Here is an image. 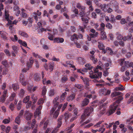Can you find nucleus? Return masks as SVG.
I'll return each instance as SVG.
<instances>
[{
  "label": "nucleus",
  "instance_id": "1",
  "mask_svg": "<svg viewBox=\"0 0 133 133\" xmlns=\"http://www.w3.org/2000/svg\"><path fill=\"white\" fill-rule=\"evenodd\" d=\"M123 99V98L121 96L118 97L117 98H115L113 99L114 100H115L116 99H117V100L115 102L113 103L112 105L110 106V109L108 111L109 113V115L112 114L115 112L118 106V104L120 103V101Z\"/></svg>",
  "mask_w": 133,
  "mask_h": 133
},
{
  "label": "nucleus",
  "instance_id": "2",
  "mask_svg": "<svg viewBox=\"0 0 133 133\" xmlns=\"http://www.w3.org/2000/svg\"><path fill=\"white\" fill-rule=\"evenodd\" d=\"M93 108L92 107H87L85 110L84 114L81 116L82 119H84L86 116H89L93 111Z\"/></svg>",
  "mask_w": 133,
  "mask_h": 133
},
{
  "label": "nucleus",
  "instance_id": "3",
  "mask_svg": "<svg viewBox=\"0 0 133 133\" xmlns=\"http://www.w3.org/2000/svg\"><path fill=\"white\" fill-rule=\"evenodd\" d=\"M5 18L8 21V23L6 24V26L7 27H9V28L10 30H12L13 28L12 22L9 19V15L8 12L6 11H5Z\"/></svg>",
  "mask_w": 133,
  "mask_h": 133
},
{
  "label": "nucleus",
  "instance_id": "4",
  "mask_svg": "<svg viewBox=\"0 0 133 133\" xmlns=\"http://www.w3.org/2000/svg\"><path fill=\"white\" fill-rule=\"evenodd\" d=\"M89 77L91 79L98 78H101L102 75V72H98L97 74H94V72L92 71H90L89 72Z\"/></svg>",
  "mask_w": 133,
  "mask_h": 133
},
{
  "label": "nucleus",
  "instance_id": "5",
  "mask_svg": "<svg viewBox=\"0 0 133 133\" xmlns=\"http://www.w3.org/2000/svg\"><path fill=\"white\" fill-rule=\"evenodd\" d=\"M56 109V107H53L50 112V115H53V117L55 118H56L59 114V110L58 109H57L55 111Z\"/></svg>",
  "mask_w": 133,
  "mask_h": 133
},
{
  "label": "nucleus",
  "instance_id": "6",
  "mask_svg": "<svg viewBox=\"0 0 133 133\" xmlns=\"http://www.w3.org/2000/svg\"><path fill=\"white\" fill-rule=\"evenodd\" d=\"M94 26V28L97 31H100L104 30L105 25L103 23H101V24L99 28H98L99 25L97 23H95Z\"/></svg>",
  "mask_w": 133,
  "mask_h": 133
},
{
  "label": "nucleus",
  "instance_id": "7",
  "mask_svg": "<svg viewBox=\"0 0 133 133\" xmlns=\"http://www.w3.org/2000/svg\"><path fill=\"white\" fill-rule=\"evenodd\" d=\"M26 78L22 74L20 75L19 80L20 82L23 85H25L27 84Z\"/></svg>",
  "mask_w": 133,
  "mask_h": 133
},
{
  "label": "nucleus",
  "instance_id": "8",
  "mask_svg": "<svg viewBox=\"0 0 133 133\" xmlns=\"http://www.w3.org/2000/svg\"><path fill=\"white\" fill-rule=\"evenodd\" d=\"M42 108V105H39L36 109V111H35L34 114V116L36 118L37 116H38L41 113V110Z\"/></svg>",
  "mask_w": 133,
  "mask_h": 133
},
{
  "label": "nucleus",
  "instance_id": "9",
  "mask_svg": "<svg viewBox=\"0 0 133 133\" xmlns=\"http://www.w3.org/2000/svg\"><path fill=\"white\" fill-rule=\"evenodd\" d=\"M61 100V99H59L58 97H57L54 98L53 102V104H54V107L57 108V106L59 104V103L61 102H60Z\"/></svg>",
  "mask_w": 133,
  "mask_h": 133
},
{
  "label": "nucleus",
  "instance_id": "10",
  "mask_svg": "<svg viewBox=\"0 0 133 133\" xmlns=\"http://www.w3.org/2000/svg\"><path fill=\"white\" fill-rule=\"evenodd\" d=\"M96 5L98 7L101 9L103 11H106L105 9L107 8L108 5H106L105 4H102L101 3H97Z\"/></svg>",
  "mask_w": 133,
  "mask_h": 133
},
{
  "label": "nucleus",
  "instance_id": "11",
  "mask_svg": "<svg viewBox=\"0 0 133 133\" xmlns=\"http://www.w3.org/2000/svg\"><path fill=\"white\" fill-rule=\"evenodd\" d=\"M25 119L27 121H29L31 119V118L32 117V114L30 113L28 111H27L26 113L25 116Z\"/></svg>",
  "mask_w": 133,
  "mask_h": 133
},
{
  "label": "nucleus",
  "instance_id": "12",
  "mask_svg": "<svg viewBox=\"0 0 133 133\" xmlns=\"http://www.w3.org/2000/svg\"><path fill=\"white\" fill-rule=\"evenodd\" d=\"M33 59L32 57H31L29 59V62H28L27 63L26 65L27 68H29L31 67L33 63Z\"/></svg>",
  "mask_w": 133,
  "mask_h": 133
},
{
  "label": "nucleus",
  "instance_id": "13",
  "mask_svg": "<svg viewBox=\"0 0 133 133\" xmlns=\"http://www.w3.org/2000/svg\"><path fill=\"white\" fill-rule=\"evenodd\" d=\"M54 66V64L53 63H50L48 66L47 68H46V70L49 71L51 72L52 71Z\"/></svg>",
  "mask_w": 133,
  "mask_h": 133
},
{
  "label": "nucleus",
  "instance_id": "14",
  "mask_svg": "<svg viewBox=\"0 0 133 133\" xmlns=\"http://www.w3.org/2000/svg\"><path fill=\"white\" fill-rule=\"evenodd\" d=\"M2 71L3 75L5 74L8 72V70L4 66H1L0 68V74H1Z\"/></svg>",
  "mask_w": 133,
  "mask_h": 133
},
{
  "label": "nucleus",
  "instance_id": "15",
  "mask_svg": "<svg viewBox=\"0 0 133 133\" xmlns=\"http://www.w3.org/2000/svg\"><path fill=\"white\" fill-rule=\"evenodd\" d=\"M75 96V94H72L69 96H68L66 98L67 101L68 102L72 101L74 99Z\"/></svg>",
  "mask_w": 133,
  "mask_h": 133
},
{
  "label": "nucleus",
  "instance_id": "16",
  "mask_svg": "<svg viewBox=\"0 0 133 133\" xmlns=\"http://www.w3.org/2000/svg\"><path fill=\"white\" fill-rule=\"evenodd\" d=\"M100 31L101 32V38L103 40L106 39L107 37L106 34L105 32L104 31V30H102Z\"/></svg>",
  "mask_w": 133,
  "mask_h": 133
},
{
  "label": "nucleus",
  "instance_id": "17",
  "mask_svg": "<svg viewBox=\"0 0 133 133\" xmlns=\"http://www.w3.org/2000/svg\"><path fill=\"white\" fill-rule=\"evenodd\" d=\"M73 62L72 61H70L69 63H68V65H66V64H63L65 66H67L69 67H72L73 69V70H75L76 69L74 65H73Z\"/></svg>",
  "mask_w": 133,
  "mask_h": 133
},
{
  "label": "nucleus",
  "instance_id": "18",
  "mask_svg": "<svg viewBox=\"0 0 133 133\" xmlns=\"http://www.w3.org/2000/svg\"><path fill=\"white\" fill-rule=\"evenodd\" d=\"M76 7L78 8L80 10H84L85 9V7L83 6H82L80 3H77L76 5Z\"/></svg>",
  "mask_w": 133,
  "mask_h": 133
},
{
  "label": "nucleus",
  "instance_id": "19",
  "mask_svg": "<svg viewBox=\"0 0 133 133\" xmlns=\"http://www.w3.org/2000/svg\"><path fill=\"white\" fill-rule=\"evenodd\" d=\"M0 34L1 35V37L2 38L5 39H6V36L7 34L6 32L3 31H0Z\"/></svg>",
  "mask_w": 133,
  "mask_h": 133
},
{
  "label": "nucleus",
  "instance_id": "20",
  "mask_svg": "<svg viewBox=\"0 0 133 133\" xmlns=\"http://www.w3.org/2000/svg\"><path fill=\"white\" fill-rule=\"evenodd\" d=\"M46 91L47 89L46 87L45 86L43 87L42 94L44 98H45V95L46 93Z\"/></svg>",
  "mask_w": 133,
  "mask_h": 133
},
{
  "label": "nucleus",
  "instance_id": "21",
  "mask_svg": "<svg viewBox=\"0 0 133 133\" xmlns=\"http://www.w3.org/2000/svg\"><path fill=\"white\" fill-rule=\"evenodd\" d=\"M55 42L57 43H63L64 41V39L62 38H56L54 39Z\"/></svg>",
  "mask_w": 133,
  "mask_h": 133
},
{
  "label": "nucleus",
  "instance_id": "22",
  "mask_svg": "<svg viewBox=\"0 0 133 133\" xmlns=\"http://www.w3.org/2000/svg\"><path fill=\"white\" fill-rule=\"evenodd\" d=\"M12 47L14 52L15 54H17L19 50V48L18 46L16 45H14L12 46Z\"/></svg>",
  "mask_w": 133,
  "mask_h": 133
},
{
  "label": "nucleus",
  "instance_id": "23",
  "mask_svg": "<svg viewBox=\"0 0 133 133\" xmlns=\"http://www.w3.org/2000/svg\"><path fill=\"white\" fill-rule=\"evenodd\" d=\"M121 93V92L120 91L115 92L111 93V97H113L120 95Z\"/></svg>",
  "mask_w": 133,
  "mask_h": 133
},
{
  "label": "nucleus",
  "instance_id": "24",
  "mask_svg": "<svg viewBox=\"0 0 133 133\" xmlns=\"http://www.w3.org/2000/svg\"><path fill=\"white\" fill-rule=\"evenodd\" d=\"M83 80L85 86L86 87L88 86L89 85V79L85 78Z\"/></svg>",
  "mask_w": 133,
  "mask_h": 133
},
{
  "label": "nucleus",
  "instance_id": "25",
  "mask_svg": "<svg viewBox=\"0 0 133 133\" xmlns=\"http://www.w3.org/2000/svg\"><path fill=\"white\" fill-rule=\"evenodd\" d=\"M104 124H102L101 127L98 130V131L100 133H103L105 130V129L104 128Z\"/></svg>",
  "mask_w": 133,
  "mask_h": 133
},
{
  "label": "nucleus",
  "instance_id": "26",
  "mask_svg": "<svg viewBox=\"0 0 133 133\" xmlns=\"http://www.w3.org/2000/svg\"><path fill=\"white\" fill-rule=\"evenodd\" d=\"M89 102V99L86 98L83 101L82 105L83 107L87 105Z\"/></svg>",
  "mask_w": 133,
  "mask_h": 133
},
{
  "label": "nucleus",
  "instance_id": "27",
  "mask_svg": "<svg viewBox=\"0 0 133 133\" xmlns=\"http://www.w3.org/2000/svg\"><path fill=\"white\" fill-rule=\"evenodd\" d=\"M40 78L37 74H35L34 76V80L36 81H39L40 80Z\"/></svg>",
  "mask_w": 133,
  "mask_h": 133
},
{
  "label": "nucleus",
  "instance_id": "28",
  "mask_svg": "<svg viewBox=\"0 0 133 133\" xmlns=\"http://www.w3.org/2000/svg\"><path fill=\"white\" fill-rule=\"evenodd\" d=\"M18 34L24 37H28V35L26 33L21 31H19Z\"/></svg>",
  "mask_w": 133,
  "mask_h": 133
},
{
  "label": "nucleus",
  "instance_id": "29",
  "mask_svg": "<svg viewBox=\"0 0 133 133\" xmlns=\"http://www.w3.org/2000/svg\"><path fill=\"white\" fill-rule=\"evenodd\" d=\"M102 67H101L98 65H97L96 68H95L94 69V74H95L97 73L98 72V69H99L100 70H101Z\"/></svg>",
  "mask_w": 133,
  "mask_h": 133
},
{
  "label": "nucleus",
  "instance_id": "30",
  "mask_svg": "<svg viewBox=\"0 0 133 133\" xmlns=\"http://www.w3.org/2000/svg\"><path fill=\"white\" fill-rule=\"evenodd\" d=\"M64 115L65 116V121H66L71 116V113L65 112Z\"/></svg>",
  "mask_w": 133,
  "mask_h": 133
},
{
  "label": "nucleus",
  "instance_id": "31",
  "mask_svg": "<svg viewBox=\"0 0 133 133\" xmlns=\"http://www.w3.org/2000/svg\"><path fill=\"white\" fill-rule=\"evenodd\" d=\"M18 43L21 44L22 45L28 48L29 49V48L27 46V44L24 41H22L21 40H18Z\"/></svg>",
  "mask_w": 133,
  "mask_h": 133
},
{
  "label": "nucleus",
  "instance_id": "32",
  "mask_svg": "<svg viewBox=\"0 0 133 133\" xmlns=\"http://www.w3.org/2000/svg\"><path fill=\"white\" fill-rule=\"evenodd\" d=\"M66 95L67 93L65 92L62 94L60 98L61 99L60 100V102H62L63 101V100L65 99V96Z\"/></svg>",
  "mask_w": 133,
  "mask_h": 133
},
{
  "label": "nucleus",
  "instance_id": "33",
  "mask_svg": "<svg viewBox=\"0 0 133 133\" xmlns=\"http://www.w3.org/2000/svg\"><path fill=\"white\" fill-rule=\"evenodd\" d=\"M37 88V87L35 86L33 88H32V87H28V90L30 92H34L35 90Z\"/></svg>",
  "mask_w": 133,
  "mask_h": 133
},
{
  "label": "nucleus",
  "instance_id": "34",
  "mask_svg": "<svg viewBox=\"0 0 133 133\" xmlns=\"http://www.w3.org/2000/svg\"><path fill=\"white\" fill-rule=\"evenodd\" d=\"M110 21L112 23H114L115 22L116 18L113 15H111L110 16Z\"/></svg>",
  "mask_w": 133,
  "mask_h": 133
},
{
  "label": "nucleus",
  "instance_id": "35",
  "mask_svg": "<svg viewBox=\"0 0 133 133\" xmlns=\"http://www.w3.org/2000/svg\"><path fill=\"white\" fill-rule=\"evenodd\" d=\"M107 90L105 89H101L99 91V93L101 95H105Z\"/></svg>",
  "mask_w": 133,
  "mask_h": 133
},
{
  "label": "nucleus",
  "instance_id": "36",
  "mask_svg": "<svg viewBox=\"0 0 133 133\" xmlns=\"http://www.w3.org/2000/svg\"><path fill=\"white\" fill-rule=\"evenodd\" d=\"M30 97L29 96H27L24 97L23 99V103H26L29 100Z\"/></svg>",
  "mask_w": 133,
  "mask_h": 133
},
{
  "label": "nucleus",
  "instance_id": "37",
  "mask_svg": "<svg viewBox=\"0 0 133 133\" xmlns=\"http://www.w3.org/2000/svg\"><path fill=\"white\" fill-rule=\"evenodd\" d=\"M80 13L79 15L81 17H83L85 16V9H84V10H80Z\"/></svg>",
  "mask_w": 133,
  "mask_h": 133
},
{
  "label": "nucleus",
  "instance_id": "38",
  "mask_svg": "<svg viewBox=\"0 0 133 133\" xmlns=\"http://www.w3.org/2000/svg\"><path fill=\"white\" fill-rule=\"evenodd\" d=\"M25 91L24 90L21 89L19 94V96L21 97H23L25 94Z\"/></svg>",
  "mask_w": 133,
  "mask_h": 133
},
{
  "label": "nucleus",
  "instance_id": "39",
  "mask_svg": "<svg viewBox=\"0 0 133 133\" xmlns=\"http://www.w3.org/2000/svg\"><path fill=\"white\" fill-rule=\"evenodd\" d=\"M101 110L100 111L99 116L103 115L106 112L105 108L103 107L101 109Z\"/></svg>",
  "mask_w": 133,
  "mask_h": 133
},
{
  "label": "nucleus",
  "instance_id": "40",
  "mask_svg": "<svg viewBox=\"0 0 133 133\" xmlns=\"http://www.w3.org/2000/svg\"><path fill=\"white\" fill-rule=\"evenodd\" d=\"M120 85L121 87H116L115 89V90L116 91H122L125 90V89L124 87H123L122 85Z\"/></svg>",
  "mask_w": 133,
  "mask_h": 133
},
{
  "label": "nucleus",
  "instance_id": "41",
  "mask_svg": "<svg viewBox=\"0 0 133 133\" xmlns=\"http://www.w3.org/2000/svg\"><path fill=\"white\" fill-rule=\"evenodd\" d=\"M78 61L80 63L82 64L85 63V59L81 57L79 58H78Z\"/></svg>",
  "mask_w": 133,
  "mask_h": 133
},
{
  "label": "nucleus",
  "instance_id": "42",
  "mask_svg": "<svg viewBox=\"0 0 133 133\" xmlns=\"http://www.w3.org/2000/svg\"><path fill=\"white\" fill-rule=\"evenodd\" d=\"M12 87L14 91H16L17 89L19 88L18 85L16 84H14L12 85Z\"/></svg>",
  "mask_w": 133,
  "mask_h": 133
},
{
  "label": "nucleus",
  "instance_id": "43",
  "mask_svg": "<svg viewBox=\"0 0 133 133\" xmlns=\"http://www.w3.org/2000/svg\"><path fill=\"white\" fill-rule=\"evenodd\" d=\"M45 98H41L38 101L37 104L38 105L42 104L44 102V99H45Z\"/></svg>",
  "mask_w": 133,
  "mask_h": 133
},
{
  "label": "nucleus",
  "instance_id": "44",
  "mask_svg": "<svg viewBox=\"0 0 133 133\" xmlns=\"http://www.w3.org/2000/svg\"><path fill=\"white\" fill-rule=\"evenodd\" d=\"M16 97V94L14 93H12L9 97V100L10 101H12Z\"/></svg>",
  "mask_w": 133,
  "mask_h": 133
},
{
  "label": "nucleus",
  "instance_id": "45",
  "mask_svg": "<svg viewBox=\"0 0 133 133\" xmlns=\"http://www.w3.org/2000/svg\"><path fill=\"white\" fill-rule=\"evenodd\" d=\"M98 48L100 50L103 49V48L105 47L103 44L99 42H98Z\"/></svg>",
  "mask_w": 133,
  "mask_h": 133
},
{
  "label": "nucleus",
  "instance_id": "46",
  "mask_svg": "<svg viewBox=\"0 0 133 133\" xmlns=\"http://www.w3.org/2000/svg\"><path fill=\"white\" fill-rule=\"evenodd\" d=\"M75 125V124H72L71 125L70 127H68L67 129H66V130H69V133H70L72 131V130L71 129Z\"/></svg>",
  "mask_w": 133,
  "mask_h": 133
},
{
  "label": "nucleus",
  "instance_id": "47",
  "mask_svg": "<svg viewBox=\"0 0 133 133\" xmlns=\"http://www.w3.org/2000/svg\"><path fill=\"white\" fill-rule=\"evenodd\" d=\"M20 117L18 116L15 119V122L18 124H19L20 122Z\"/></svg>",
  "mask_w": 133,
  "mask_h": 133
},
{
  "label": "nucleus",
  "instance_id": "48",
  "mask_svg": "<svg viewBox=\"0 0 133 133\" xmlns=\"http://www.w3.org/2000/svg\"><path fill=\"white\" fill-rule=\"evenodd\" d=\"M10 121V119L9 118L8 119H5L3 120L2 123L5 124H7L9 123Z\"/></svg>",
  "mask_w": 133,
  "mask_h": 133
},
{
  "label": "nucleus",
  "instance_id": "49",
  "mask_svg": "<svg viewBox=\"0 0 133 133\" xmlns=\"http://www.w3.org/2000/svg\"><path fill=\"white\" fill-rule=\"evenodd\" d=\"M98 35V32H96L95 34H90V35L91 38H93L94 37H97Z\"/></svg>",
  "mask_w": 133,
  "mask_h": 133
},
{
  "label": "nucleus",
  "instance_id": "50",
  "mask_svg": "<svg viewBox=\"0 0 133 133\" xmlns=\"http://www.w3.org/2000/svg\"><path fill=\"white\" fill-rule=\"evenodd\" d=\"M116 35L118 36L117 37V39L118 40H121L123 39V37L122 36L119 34V33L117 32L116 34Z\"/></svg>",
  "mask_w": 133,
  "mask_h": 133
},
{
  "label": "nucleus",
  "instance_id": "51",
  "mask_svg": "<svg viewBox=\"0 0 133 133\" xmlns=\"http://www.w3.org/2000/svg\"><path fill=\"white\" fill-rule=\"evenodd\" d=\"M91 59L93 61V62L94 63H96L97 61V59L96 58L94 57V56L92 55L91 56Z\"/></svg>",
  "mask_w": 133,
  "mask_h": 133
},
{
  "label": "nucleus",
  "instance_id": "52",
  "mask_svg": "<svg viewBox=\"0 0 133 133\" xmlns=\"http://www.w3.org/2000/svg\"><path fill=\"white\" fill-rule=\"evenodd\" d=\"M74 76H71L70 77V79L71 81H74L75 80V78H76L77 77V76L76 75L74 74Z\"/></svg>",
  "mask_w": 133,
  "mask_h": 133
},
{
  "label": "nucleus",
  "instance_id": "53",
  "mask_svg": "<svg viewBox=\"0 0 133 133\" xmlns=\"http://www.w3.org/2000/svg\"><path fill=\"white\" fill-rule=\"evenodd\" d=\"M9 107L11 110L13 111L14 110L15 108L14 105L13 104L11 103L9 105Z\"/></svg>",
  "mask_w": 133,
  "mask_h": 133
},
{
  "label": "nucleus",
  "instance_id": "54",
  "mask_svg": "<svg viewBox=\"0 0 133 133\" xmlns=\"http://www.w3.org/2000/svg\"><path fill=\"white\" fill-rule=\"evenodd\" d=\"M55 90L54 89H51L49 91V95L50 96H53L55 94Z\"/></svg>",
  "mask_w": 133,
  "mask_h": 133
},
{
  "label": "nucleus",
  "instance_id": "55",
  "mask_svg": "<svg viewBox=\"0 0 133 133\" xmlns=\"http://www.w3.org/2000/svg\"><path fill=\"white\" fill-rule=\"evenodd\" d=\"M105 9L106 10V11H104V12H107L108 13H110L112 12V10L111 8H108V6H107V8H106Z\"/></svg>",
  "mask_w": 133,
  "mask_h": 133
},
{
  "label": "nucleus",
  "instance_id": "56",
  "mask_svg": "<svg viewBox=\"0 0 133 133\" xmlns=\"http://www.w3.org/2000/svg\"><path fill=\"white\" fill-rule=\"evenodd\" d=\"M109 69V68H106V70L104 71L103 75L104 76H106L108 75L109 74V72L107 71V70Z\"/></svg>",
  "mask_w": 133,
  "mask_h": 133
},
{
  "label": "nucleus",
  "instance_id": "57",
  "mask_svg": "<svg viewBox=\"0 0 133 133\" xmlns=\"http://www.w3.org/2000/svg\"><path fill=\"white\" fill-rule=\"evenodd\" d=\"M85 66L88 68L89 70H91L93 67L91 66V65L89 63L85 65Z\"/></svg>",
  "mask_w": 133,
  "mask_h": 133
},
{
  "label": "nucleus",
  "instance_id": "58",
  "mask_svg": "<svg viewBox=\"0 0 133 133\" xmlns=\"http://www.w3.org/2000/svg\"><path fill=\"white\" fill-rule=\"evenodd\" d=\"M71 39L72 41H74L75 39H78V37L77 35L74 34L71 37Z\"/></svg>",
  "mask_w": 133,
  "mask_h": 133
},
{
  "label": "nucleus",
  "instance_id": "59",
  "mask_svg": "<svg viewBox=\"0 0 133 133\" xmlns=\"http://www.w3.org/2000/svg\"><path fill=\"white\" fill-rule=\"evenodd\" d=\"M103 122V121H99L97 122L94 126L96 127V128H98L100 126V125Z\"/></svg>",
  "mask_w": 133,
  "mask_h": 133
},
{
  "label": "nucleus",
  "instance_id": "60",
  "mask_svg": "<svg viewBox=\"0 0 133 133\" xmlns=\"http://www.w3.org/2000/svg\"><path fill=\"white\" fill-rule=\"evenodd\" d=\"M62 81L63 82H65L68 80V78L66 76H64L62 77L61 78Z\"/></svg>",
  "mask_w": 133,
  "mask_h": 133
},
{
  "label": "nucleus",
  "instance_id": "61",
  "mask_svg": "<svg viewBox=\"0 0 133 133\" xmlns=\"http://www.w3.org/2000/svg\"><path fill=\"white\" fill-rule=\"evenodd\" d=\"M21 15L23 18H26L28 16L27 14L25 12H21Z\"/></svg>",
  "mask_w": 133,
  "mask_h": 133
},
{
  "label": "nucleus",
  "instance_id": "62",
  "mask_svg": "<svg viewBox=\"0 0 133 133\" xmlns=\"http://www.w3.org/2000/svg\"><path fill=\"white\" fill-rule=\"evenodd\" d=\"M32 15L35 19L36 20V21H37V19H38V17L37 16V15L36 12H34L32 13Z\"/></svg>",
  "mask_w": 133,
  "mask_h": 133
},
{
  "label": "nucleus",
  "instance_id": "63",
  "mask_svg": "<svg viewBox=\"0 0 133 133\" xmlns=\"http://www.w3.org/2000/svg\"><path fill=\"white\" fill-rule=\"evenodd\" d=\"M75 86L78 89L82 88L83 87V86L82 85L79 84H76Z\"/></svg>",
  "mask_w": 133,
  "mask_h": 133
},
{
  "label": "nucleus",
  "instance_id": "64",
  "mask_svg": "<svg viewBox=\"0 0 133 133\" xmlns=\"http://www.w3.org/2000/svg\"><path fill=\"white\" fill-rule=\"evenodd\" d=\"M82 20L84 23H88V19L85 18H82Z\"/></svg>",
  "mask_w": 133,
  "mask_h": 133
}]
</instances>
